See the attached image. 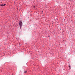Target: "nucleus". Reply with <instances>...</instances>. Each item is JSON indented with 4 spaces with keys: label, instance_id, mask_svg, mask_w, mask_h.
<instances>
[{
    "label": "nucleus",
    "instance_id": "nucleus-3",
    "mask_svg": "<svg viewBox=\"0 0 75 75\" xmlns=\"http://www.w3.org/2000/svg\"><path fill=\"white\" fill-rule=\"evenodd\" d=\"M27 72V71H25L24 72L25 73H26Z\"/></svg>",
    "mask_w": 75,
    "mask_h": 75
},
{
    "label": "nucleus",
    "instance_id": "nucleus-1",
    "mask_svg": "<svg viewBox=\"0 0 75 75\" xmlns=\"http://www.w3.org/2000/svg\"><path fill=\"white\" fill-rule=\"evenodd\" d=\"M22 25H23V23H22V22L21 21L19 23V25L20 26V28L22 26Z\"/></svg>",
    "mask_w": 75,
    "mask_h": 75
},
{
    "label": "nucleus",
    "instance_id": "nucleus-2",
    "mask_svg": "<svg viewBox=\"0 0 75 75\" xmlns=\"http://www.w3.org/2000/svg\"><path fill=\"white\" fill-rule=\"evenodd\" d=\"M6 4H4V5L2 4L1 5V6H5Z\"/></svg>",
    "mask_w": 75,
    "mask_h": 75
},
{
    "label": "nucleus",
    "instance_id": "nucleus-4",
    "mask_svg": "<svg viewBox=\"0 0 75 75\" xmlns=\"http://www.w3.org/2000/svg\"><path fill=\"white\" fill-rule=\"evenodd\" d=\"M69 68H70V66H69Z\"/></svg>",
    "mask_w": 75,
    "mask_h": 75
}]
</instances>
